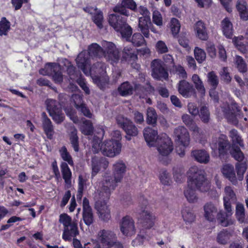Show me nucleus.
I'll return each mask as SVG.
<instances>
[{
    "label": "nucleus",
    "mask_w": 248,
    "mask_h": 248,
    "mask_svg": "<svg viewBox=\"0 0 248 248\" xmlns=\"http://www.w3.org/2000/svg\"><path fill=\"white\" fill-rule=\"evenodd\" d=\"M232 236V233L230 231L223 229L218 233L217 241L219 244L225 245L230 241Z\"/></svg>",
    "instance_id": "4c0bfd02"
},
{
    "label": "nucleus",
    "mask_w": 248,
    "mask_h": 248,
    "mask_svg": "<svg viewBox=\"0 0 248 248\" xmlns=\"http://www.w3.org/2000/svg\"><path fill=\"white\" fill-rule=\"evenodd\" d=\"M221 172L224 176L228 179L233 185L237 183L234 167L232 165L226 164L223 166Z\"/></svg>",
    "instance_id": "393cba45"
},
{
    "label": "nucleus",
    "mask_w": 248,
    "mask_h": 248,
    "mask_svg": "<svg viewBox=\"0 0 248 248\" xmlns=\"http://www.w3.org/2000/svg\"><path fill=\"white\" fill-rule=\"evenodd\" d=\"M241 19L244 21L248 20V7L245 0H238L236 5Z\"/></svg>",
    "instance_id": "473e14b6"
},
{
    "label": "nucleus",
    "mask_w": 248,
    "mask_h": 248,
    "mask_svg": "<svg viewBox=\"0 0 248 248\" xmlns=\"http://www.w3.org/2000/svg\"><path fill=\"white\" fill-rule=\"evenodd\" d=\"M120 231L123 235L127 236L135 234V223L131 217L126 216L123 217L120 224Z\"/></svg>",
    "instance_id": "aec40b11"
},
{
    "label": "nucleus",
    "mask_w": 248,
    "mask_h": 248,
    "mask_svg": "<svg viewBox=\"0 0 248 248\" xmlns=\"http://www.w3.org/2000/svg\"><path fill=\"white\" fill-rule=\"evenodd\" d=\"M178 89L179 93L185 98L195 95V90L193 86L185 80L179 82Z\"/></svg>",
    "instance_id": "5701e85b"
},
{
    "label": "nucleus",
    "mask_w": 248,
    "mask_h": 248,
    "mask_svg": "<svg viewBox=\"0 0 248 248\" xmlns=\"http://www.w3.org/2000/svg\"><path fill=\"white\" fill-rule=\"evenodd\" d=\"M39 73L43 75L51 76L56 83H61L63 80L61 66L59 64L56 63H47L44 69L40 70Z\"/></svg>",
    "instance_id": "9b49d317"
},
{
    "label": "nucleus",
    "mask_w": 248,
    "mask_h": 248,
    "mask_svg": "<svg viewBox=\"0 0 248 248\" xmlns=\"http://www.w3.org/2000/svg\"><path fill=\"white\" fill-rule=\"evenodd\" d=\"M59 152L62 158L70 166L74 165V162L72 157L68 152L67 148L65 146H62Z\"/></svg>",
    "instance_id": "09e8293b"
},
{
    "label": "nucleus",
    "mask_w": 248,
    "mask_h": 248,
    "mask_svg": "<svg viewBox=\"0 0 248 248\" xmlns=\"http://www.w3.org/2000/svg\"><path fill=\"white\" fill-rule=\"evenodd\" d=\"M236 216L239 221L243 222L245 218V209L243 204H238L236 207Z\"/></svg>",
    "instance_id": "0e129e2a"
},
{
    "label": "nucleus",
    "mask_w": 248,
    "mask_h": 248,
    "mask_svg": "<svg viewBox=\"0 0 248 248\" xmlns=\"http://www.w3.org/2000/svg\"><path fill=\"white\" fill-rule=\"evenodd\" d=\"M212 148L218 151L220 158L224 157L227 155L230 148V144L227 137L224 134H221L215 143L212 142Z\"/></svg>",
    "instance_id": "dca6fc26"
},
{
    "label": "nucleus",
    "mask_w": 248,
    "mask_h": 248,
    "mask_svg": "<svg viewBox=\"0 0 248 248\" xmlns=\"http://www.w3.org/2000/svg\"><path fill=\"white\" fill-rule=\"evenodd\" d=\"M67 72L70 78L72 80H75L78 78V73L76 70V67L70 62H68Z\"/></svg>",
    "instance_id": "774afa93"
},
{
    "label": "nucleus",
    "mask_w": 248,
    "mask_h": 248,
    "mask_svg": "<svg viewBox=\"0 0 248 248\" xmlns=\"http://www.w3.org/2000/svg\"><path fill=\"white\" fill-rule=\"evenodd\" d=\"M95 199L96 202L94 208L97 211L99 218L104 221H108L110 218V212L106 202L107 199L99 197L98 193L96 194Z\"/></svg>",
    "instance_id": "f8f14e48"
},
{
    "label": "nucleus",
    "mask_w": 248,
    "mask_h": 248,
    "mask_svg": "<svg viewBox=\"0 0 248 248\" xmlns=\"http://www.w3.org/2000/svg\"><path fill=\"white\" fill-rule=\"evenodd\" d=\"M234 63L240 73L244 74L248 71L247 64L242 57L239 55L236 56Z\"/></svg>",
    "instance_id": "c03bdc74"
},
{
    "label": "nucleus",
    "mask_w": 248,
    "mask_h": 248,
    "mask_svg": "<svg viewBox=\"0 0 248 248\" xmlns=\"http://www.w3.org/2000/svg\"><path fill=\"white\" fill-rule=\"evenodd\" d=\"M136 12L140 13L142 16L139 17L138 27L139 31L146 38L149 37V27L152 24L150 18V13L146 7L140 6L136 7Z\"/></svg>",
    "instance_id": "0eeeda50"
},
{
    "label": "nucleus",
    "mask_w": 248,
    "mask_h": 248,
    "mask_svg": "<svg viewBox=\"0 0 248 248\" xmlns=\"http://www.w3.org/2000/svg\"><path fill=\"white\" fill-rule=\"evenodd\" d=\"M116 122L119 126L122 128L127 135L135 137L138 134V128L133 122L127 118L119 115L116 118Z\"/></svg>",
    "instance_id": "2eb2a0df"
},
{
    "label": "nucleus",
    "mask_w": 248,
    "mask_h": 248,
    "mask_svg": "<svg viewBox=\"0 0 248 248\" xmlns=\"http://www.w3.org/2000/svg\"><path fill=\"white\" fill-rule=\"evenodd\" d=\"M191 155L194 158L196 161L201 163L207 164L209 161V155L207 152L204 150L192 151Z\"/></svg>",
    "instance_id": "c756f323"
},
{
    "label": "nucleus",
    "mask_w": 248,
    "mask_h": 248,
    "mask_svg": "<svg viewBox=\"0 0 248 248\" xmlns=\"http://www.w3.org/2000/svg\"><path fill=\"white\" fill-rule=\"evenodd\" d=\"M97 239L103 248H111L114 240L117 239L116 234L109 230L102 229L97 234Z\"/></svg>",
    "instance_id": "f3484780"
},
{
    "label": "nucleus",
    "mask_w": 248,
    "mask_h": 248,
    "mask_svg": "<svg viewBox=\"0 0 248 248\" xmlns=\"http://www.w3.org/2000/svg\"><path fill=\"white\" fill-rule=\"evenodd\" d=\"M157 135V131L149 127L144 128L143 130V136L146 142L149 146L156 147L159 153V161L167 164L170 153V139L166 133H162L158 136Z\"/></svg>",
    "instance_id": "f257e3e1"
},
{
    "label": "nucleus",
    "mask_w": 248,
    "mask_h": 248,
    "mask_svg": "<svg viewBox=\"0 0 248 248\" xmlns=\"http://www.w3.org/2000/svg\"><path fill=\"white\" fill-rule=\"evenodd\" d=\"M194 57L197 62L202 63L206 59V55L204 50L198 46H196L194 50Z\"/></svg>",
    "instance_id": "864d4df0"
},
{
    "label": "nucleus",
    "mask_w": 248,
    "mask_h": 248,
    "mask_svg": "<svg viewBox=\"0 0 248 248\" xmlns=\"http://www.w3.org/2000/svg\"><path fill=\"white\" fill-rule=\"evenodd\" d=\"M100 132L102 134L101 137L94 136L93 140L92 150L94 153H97L99 151L102 152L101 140L105 134V131L103 128H100Z\"/></svg>",
    "instance_id": "a19ab883"
},
{
    "label": "nucleus",
    "mask_w": 248,
    "mask_h": 248,
    "mask_svg": "<svg viewBox=\"0 0 248 248\" xmlns=\"http://www.w3.org/2000/svg\"><path fill=\"white\" fill-rule=\"evenodd\" d=\"M90 58L88 53L84 50L79 53L76 59L78 67L88 76L91 74V71L93 70L94 67L96 65L91 66Z\"/></svg>",
    "instance_id": "4468645a"
},
{
    "label": "nucleus",
    "mask_w": 248,
    "mask_h": 248,
    "mask_svg": "<svg viewBox=\"0 0 248 248\" xmlns=\"http://www.w3.org/2000/svg\"><path fill=\"white\" fill-rule=\"evenodd\" d=\"M88 53L92 58H102L104 54V48L97 43H92L88 46Z\"/></svg>",
    "instance_id": "cd10ccee"
},
{
    "label": "nucleus",
    "mask_w": 248,
    "mask_h": 248,
    "mask_svg": "<svg viewBox=\"0 0 248 248\" xmlns=\"http://www.w3.org/2000/svg\"><path fill=\"white\" fill-rule=\"evenodd\" d=\"M46 109L50 117L57 124H61L64 119L61 104L56 100L47 99L46 101Z\"/></svg>",
    "instance_id": "6e6552de"
},
{
    "label": "nucleus",
    "mask_w": 248,
    "mask_h": 248,
    "mask_svg": "<svg viewBox=\"0 0 248 248\" xmlns=\"http://www.w3.org/2000/svg\"><path fill=\"white\" fill-rule=\"evenodd\" d=\"M103 19V13L100 11H97L96 10L93 16V20L99 29H101L103 27L102 22Z\"/></svg>",
    "instance_id": "bf43d9fd"
},
{
    "label": "nucleus",
    "mask_w": 248,
    "mask_h": 248,
    "mask_svg": "<svg viewBox=\"0 0 248 248\" xmlns=\"http://www.w3.org/2000/svg\"><path fill=\"white\" fill-rule=\"evenodd\" d=\"M192 79L197 91L202 94H204L205 89L200 77L197 74H194L192 77Z\"/></svg>",
    "instance_id": "3c124183"
},
{
    "label": "nucleus",
    "mask_w": 248,
    "mask_h": 248,
    "mask_svg": "<svg viewBox=\"0 0 248 248\" xmlns=\"http://www.w3.org/2000/svg\"><path fill=\"white\" fill-rule=\"evenodd\" d=\"M139 85H135L134 87L128 82H124L118 88L119 93L122 96H127L133 93L134 90H138Z\"/></svg>",
    "instance_id": "7c9ffc66"
},
{
    "label": "nucleus",
    "mask_w": 248,
    "mask_h": 248,
    "mask_svg": "<svg viewBox=\"0 0 248 248\" xmlns=\"http://www.w3.org/2000/svg\"><path fill=\"white\" fill-rule=\"evenodd\" d=\"M78 131L75 127H71V131L69 134V140L71 147L76 152L79 151V140L77 135Z\"/></svg>",
    "instance_id": "c9c22d12"
},
{
    "label": "nucleus",
    "mask_w": 248,
    "mask_h": 248,
    "mask_svg": "<svg viewBox=\"0 0 248 248\" xmlns=\"http://www.w3.org/2000/svg\"><path fill=\"white\" fill-rule=\"evenodd\" d=\"M181 25L179 21L175 18H171V34L175 38H177L180 46L184 48L189 47V40L185 35H178L180 31Z\"/></svg>",
    "instance_id": "6ab92c4d"
},
{
    "label": "nucleus",
    "mask_w": 248,
    "mask_h": 248,
    "mask_svg": "<svg viewBox=\"0 0 248 248\" xmlns=\"http://www.w3.org/2000/svg\"><path fill=\"white\" fill-rule=\"evenodd\" d=\"M112 171L113 175L122 181L126 171L125 164L121 160L116 162L113 165Z\"/></svg>",
    "instance_id": "bb28decb"
},
{
    "label": "nucleus",
    "mask_w": 248,
    "mask_h": 248,
    "mask_svg": "<svg viewBox=\"0 0 248 248\" xmlns=\"http://www.w3.org/2000/svg\"><path fill=\"white\" fill-rule=\"evenodd\" d=\"M204 217L209 221L213 222L215 220V217L217 213V209L211 202L207 203L204 206Z\"/></svg>",
    "instance_id": "2f4dec72"
},
{
    "label": "nucleus",
    "mask_w": 248,
    "mask_h": 248,
    "mask_svg": "<svg viewBox=\"0 0 248 248\" xmlns=\"http://www.w3.org/2000/svg\"><path fill=\"white\" fill-rule=\"evenodd\" d=\"M101 45L104 51L103 57L111 64L117 63L119 61L120 55L115 45L112 42L104 40L101 42Z\"/></svg>",
    "instance_id": "9d476101"
},
{
    "label": "nucleus",
    "mask_w": 248,
    "mask_h": 248,
    "mask_svg": "<svg viewBox=\"0 0 248 248\" xmlns=\"http://www.w3.org/2000/svg\"><path fill=\"white\" fill-rule=\"evenodd\" d=\"M156 51L158 54H164L169 51V48L166 44L163 41H158L155 45Z\"/></svg>",
    "instance_id": "e2e57ef3"
},
{
    "label": "nucleus",
    "mask_w": 248,
    "mask_h": 248,
    "mask_svg": "<svg viewBox=\"0 0 248 248\" xmlns=\"http://www.w3.org/2000/svg\"><path fill=\"white\" fill-rule=\"evenodd\" d=\"M108 22L114 29L121 33L122 37L128 40L132 34L131 27L126 23V18L122 16L111 14L109 16Z\"/></svg>",
    "instance_id": "20e7f679"
},
{
    "label": "nucleus",
    "mask_w": 248,
    "mask_h": 248,
    "mask_svg": "<svg viewBox=\"0 0 248 248\" xmlns=\"http://www.w3.org/2000/svg\"><path fill=\"white\" fill-rule=\"evenodd\" d=\"M94 83L101 90H104L108 83V77H96L93 79Z\"/></svg>",
    "instance_id": "052dcab7"
},
{
    "label": "nucleus",
    "mask_w": 248,
    "mask_h": 248,
    "mask_svg": "<svg viewBox=\"0 0 248 248\" xmlns=\"http://www.w3.org/2000/svg\"><path fill=\"white\" fill-rule=\"evenodd\" d=\"M136 3L134 0H123L121 4H117L114 7L113 11L127 17L130 15V13L126 8L136 11Z\"/></svg>",
    "instance_id": "412c9836"
},
{
    "label": "nucleus",
    "mask_w": 248,
    "mask_h": 248,
    "mask_svg": "<svg viewBox=\"0 0 248 248\" xmlns=\"http://www.w3.org/2000/svg\"><path fill=\"white\" fill-rule=\"evenodd\" d=\"M59 221L63 226L62 238L65 241H71L79 234L77 223L72 221V218L66 214L60 215Z\"/></svg>",
    "instance_id": "39448f33"
},
{
    "label": "nucleus",
    "mask_w": 248,
    "mask_h": 248,
    "mask_svg": "<svg viewBox=\"0 0 248 248\" xmlns=\"http://www.w3.org/2000/svg\"><path fill=\"white\" fill-rule=\"evenodd\" d=\"M202 122L204 124L209 122L210 119V114L209 110L206 106H202L201 108L198 113Z\"/></svg>",
    "instance_id": "8fccbe9b"
},
{
    "label": "nucleus",
    "mask_w": 248,
    "mask_h": 248,
    "mask_svg": "<svg viewBox=\"0 0 248 248\" xmlns=\"http://www.w3.org/2000/svg\"><path fill=\"white\" fill-rule=\"evenodd\" d=\"M222 111L228 120L235 124H238V119L243 117L241 108L234 101L223 107Z\"/></svg>",
    "instance_id": "1a4fd4ad"
},
{
    "label": "nucleus",
    "mask_w": 248,
    "mask_h": 248,
    "mask_svg": "<svg viewBox=\"0 0 248 248\" xmlns=\"http://www.w3.org/2000/svg\"><path fill=\"white\" fill-rule=\"evenodd\" d=\"M195 30L197 37L201 40L206 41L208 38L207 29L202 20H199L195 23Z\"/></svg>",
    "instance_id": "c85d7f7f"
},
{
    "label": "nucleus",
    "mask_w": 248,
    "mask_h": 248,
    "mask_svg": "<svg viewBox=\"0 0 248 248\" xmlns=\"http://www.w3.org/2000/svg\"><path fill=\"white\" fill-rule=\"evenodd\" d=\"M82 219L87 226L91 225L94 222L93 210L86 198H84L83 201Z\"/></svg>",
    "instance_id": "4be33fe9"
},
{
    "label": "nucleus",
    "mask_w": 248,
    "mask_h": 248,
    "mask_svg": "<svg viewBox=\"0 0 248 248\" xmlns=\"http://www.w3.org/2000/svg\"><path fill=\"white\" fill-rule=\"evenodd\" d=\"M114 175L105 173L102 175V180L99 182L97 193L99 197L104 199H108L111 192L118 186V184L122 181L117 179Z\"/></svg>",
    "instance_id": "7ed1b4c3"
},
{
    "label": "nucleus",
    "mask_w": 248,
    "mask_h": 248,
    "mask_svg": "<svg viewBox=\"0 0 248 248\" xmlns=\"http://www.w3.org/2000/svg\"><path fill=\"white\" fill-rule=\"evenodd\" d=\"M231 215L223 211H220L217 213V218L219 224L224 227H227L230 225L232 224L233 222L229 219V216Z\"/></svg>",
    "instance_id": "e433bc0d"
},
{
    "label": "nucleus",
    "mask_w": 248,
    "mask_h": 248,
    "mask_svg": "<svg viewBox=\"0 0 248 248\" xmlns=\"http://www.w3.org/2000/svg\"><path fill=\"white\" fill-rule=\"evenodd\" d=\"M235 169L238 179L242 180L243 179L244 174L247 169L246 163L237 162L235 164Z\"/></svg>",
    "instance_id": "4d7b16f0"
},
{
    "label": "nucleus",
    "mask_w": 248,
    "mask_h": 248,
    "mask_svg": "<svg viewBox=\"0 0 248 248\" xmlns=\"http://www.w3.org/2000/svg\"><path fill=\"white\" fill-rule=\"evenodd\" d=\"M157 114L155 110L152 108H149L147 110V122L148 124L154 125L156 124Z\"/></svg>",
    "instance_id": "5fc2aeb1"
},
{
    "label": "nucleus",
    "mask_w": 248,
    "mask_h": 248,
    "mask_svg": "<svg viewBox=\"0 0 248 248\" xmlns=\"http://www.w3.org/2000/svg\"><path fill=\"white\" fill-rule=\"evenodd\" d=\"M230 154L238 162L242 161L245 157L243 153L238 145H232Z\"/></svg>",
    "instance_id": "a18cd8bd"
},
{
    "label": "nucleus",
    "mask_w": 248,
    "mask_h": 248,
    "mask_svg": "<svg viewBox=\"0 0 248 248\" xmlns=\"http://www.w3.org/2000/svg\"><path fill=\"white\" fill-rule=\"evenodd\" d=\"M230 137L232 139L233 145L239 144L242 146L243 145V140L239 135L238 131L235 129H232L230 131Z\"/></svg>",
    "instance_id": "6e6d98bb"
},
{
    "label": "nucleus",
    "mask_w": 248,
    "mask_h": 248,
    "mask_svg": "<svg viewBox=\"0 0 248 248\" xmlns=\"http://www.w3.org/2000/svg\"><path fill=\"white\" fill-rule=\"evenodd\" d=\"M141 223L145 228L150 229L154 224L155 216L147 210H143L140 214Z\"/></svg>",
    "instance_id": "a878e982"
},
{
    "label": "nucleus",
    "mask_w": 248,
    "mask_h": 248,
    "mask_svg": "<svg viewBox=\"0 0 248 248\" xmlns=\"http://www.w3.org/2000/svg\"><path fill=\"white\" fill-rule=\"evenodd\" d=\"M221 25L223 34L227 38H232L233 36V27L232 24L229 18L225 17L223 19L221 22Z\"/></svg>",
    "instance_id": "72a5a7b5"
},
{
    "label": "nucleus",
    "mask_w": 248,
    "mask_h": 248,
    "mask_svg": "<svg viewBox=\"0 0 248 248\" xmlns=\"http://www.w3.org/2000/svg\"><path fill=\"white\" fill-rule=\"evenodd\" d=\"M196 189L187 186L186 190L184 191V195L189 202L194 203L197 202L198 197L196 193Z\"/></svg>",
    "instance_id": "49530a36"
},
{
    "label": "nucleus",
    "mask_w": 248,
    "mask_h": 248,
    "mask_svg": "<svg viewBox=\"0 0 248 248\" xmlns=\"http://www.w3.org/2000/svg\"><path fill=\"white\" fill-rule=\"evenodd\" d=\"M61 170L62 178L66 184L71 183L72 172L68 166V164L65 162H62L60 165Z\"/></svg>",
    "instance_id": "f704fd0d"
},
{
    "label": "nucleus",
    "mask_w": 248,
    "mask_h": 248,
    "mask_svg": "<svg viewBox=\"0 0 248 248\" xmlns=\"http://www.w3.org/2000/svg\"><path fill=\"white\" fill-rule=\"evenodd\" d=\"M174 135L177 138L179 143V144L176 146V152L178 155L182 157L185 154L186 147L189 144V134L186 128L183 126H179L174 129Z\"/></svg>",
    "instance_id": "423d86ee"
},
{
    "label": "nucleus",
    "mask_w": 248,
    "mask_h": 248,
    "mask_svg": "<svg viewBox=\"0 0 248 248\" xmlns=\"http://www.w3.org/2000/svg\"><path fill=\"white\" fill-rule=\"evenodd\" d=\"M152 75L154 78L159 80L168 78L169 74L162 65V61L159 59L153 60L151 63Z\"/></svg>",
    "instance_id": "a211bd4d"
},
{
    "label": "nucleus",
    "mask_w": 248,
    "mask_h": 248,
    "mask_svg": "<svg viewBox=\"0 0 248 248\" xmlns=\"http://www.w3.org/2000/svg\"><path fill=\"white\" fill-rule=\"evenodd\" d=\"M182 119L190 130L193 132L199 131V128L190 116L186 114H184L182 117Z\"/></svg>",
    "instance_id": "79ce46f5"
},
{
    "label": "nucleus",
    "mask_w": 248,
    "mask_h": 248,
    "mask_svg": "<svg viewBox=\"0 0 248 248\" xmlns=\"http://www.w3.org/2000/svg\"><path fill=\"white\" fill-rule=\"evenodd\" d=\"M123 58L128 62H135L138 59L137 55L130 46H126L124 48Z\"/></svg>",
    "instance_id": "37998d69"
},
{
    "label": "nucleus",
    "mask_w": 248,
    "mask_h": 248,
    "mask_svg": "<svg viewBox=\"0 0 248 248\" xmlns=\"http://www.w3.org/2000/svg\"><path fill=\"white\" fill-rule=\"evenodd\" d=\"M187 185L201 192H207L211 187L210 183L207 180L204 171L196 166L191 167L189 169Z\"/></svg>",
    "instance_id": "f03ea898"
},
{
    "label": "nucleus",
    "mask_w": 248,
    "mask_h": 248,
    "mask_svg": "<svg viewBox=\"0 0 248 248\" xmlns=\"http://www.w3.org/2000/svg\"><path fill=\"white\" fill-rule=\"evenodd\" d=\"M208 82L209 84L213 87V88L216 89L219 81L217 76L216 75L214 71L210 72L208 73Z\"/></svg>",
    "instance_id": "680f3d73"
},
{
    "label": "nucleus",
    "mask_w": 248,
    "mask_h": 248,
    "mask_svg": "<svg viewBox=\"0 0 248 248\" xmlns=\"http://www.w3.org/2000/svg\"><path fill=\"white\" fill-rule=\"evenodd\" d=\"M121 147V144L117 140H105L102 143V153L104 155L112 157L120 154Z\"/></svg>",
    "instance_id": "ddd939ff"
},
{
    "label": "nucleus",
    "mask_w": 248,
    "mask_h": 248,
    "mask_svg": "<svg viewBox=\"0 0 248 248\" xmlns=\"http://www.w3.org/2000/svg\"><path fill=\"white\" fill-rule=\"evenodd\" d=\"M42 127L48 139H51L54 133V126L45 112L42 113Z\"/></svg>",
    "instance_id": "b1692460"
},
{
    "label": "nucleus",
    "mask_w": 248,
    "mask_h": 248,
    "mask_svg": "<svg viewBox=\"0 0 248 248\" xmlns=\"http://www.w3.org/2000/svg\"><path fill=\"white\" fill-rule=\"evenodd\" d=\"M131 36L127 41H130L135 46H140L146 45V42L143 36L140 33H135L130 39Z\"/></svg>",
    "instance_id": "ea45409f"
},
{
    "label": "nucleus",
    "mask_w": 248,
    "mask_h": 248,
    "mask_svg": "<svg viewBox=\"0 0 248 248\" xmlns=\"http://www.w3.org/2000/svg\"><path fill=\"white\" fill-rule=\"evenodd\" d=\"M173 70L182 78H186L187 74L184 68L180 65H174L172 67Z\"/></svg>",
    "instance_id": "338daca9"
},
{
    "label": "nucleus",
    "mask_w": 248,
    "mask_h": 248,
    "mask_svg": "<svg viewBox=\"0 0 248 248\" xmlns=\"http://www.w3.org/2000/svg\"><path fill=\"white\" fill-rule=\"evenodd\" d=\"M182 217L186 225L191 224L196 218V216L189 207H186L182 210Z\"/></svg>",
    "instance_id": "58836bf2"
},
{
    "label": "nucleus",
    "mask_w": 248,
    "mask_h": 248,
    "mask_svg": "<svg viewBox=\"0 0 248 248\" xmlns=\"http://www.w3.org/2000/svg\"><path fill=\"white\" fill-rule=\"evenodd\" d=\"M10 27V22L5 17H2L0 21V36L6 35Z\"/></svg>",
    "instance_id": "603ef678"
},
{
    "label": "nucleus",
    "mask_w": 248,
    "mask_h": 248,
    "mask_svg": "<svg viewBox=\"0 0 248 248\" xmlns=\"http://www.w3.org/2000/svg\"><path fill=\"white\" fill-rule=\"evenodd\" d=\"M221 79L223 80L224 82L227 84H229L232 80V77L230 76V74L229 72L228 68L227 67H224L222 68V71L220 73Z\"/></svg>",
    "instance_id": "69168bd1"
},
{
    "label": "nucleus",
    "mask_w": 248,
    "mask_h": 248,
    "mask_svg": "<svg viewBox=\"0 0 248 248\" xmlns=\"http://www.w3.org/2000/svg\"><path fill=\"white\" fill-rule=\"evenodd\" d=\"M81 131L86 135H90L92 134L93 126L90 121L85 120L83 122V125L81 127Z\"/></svg>",
    "instance_id": "13d9d810"
},
{
    "label": "nucleus",
    "mask_w": 248,
    "mask_h": 248,
    "mask_svg": "<svg viewBox=\"0 0 248 248\" xmlns=\"http://www.w3.org/2000/svg\"><path fill=\"white\" fill-rule=\"evenodd\" d=\"M101 160L97 157H93L91 161L92 174L93 178L100 171L101 168Z\"/></svg>",
    "instance_id": "de8ad7c7"
}]
</instances>
